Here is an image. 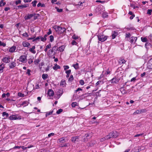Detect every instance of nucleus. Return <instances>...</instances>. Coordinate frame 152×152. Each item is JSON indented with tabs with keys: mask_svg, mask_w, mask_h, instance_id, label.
I'll return each instance as SVG.
<instances>
[{
	"mask_svg": "<svg viewBox=\"0 0 152 152\" xmlns=\"http://www.w3.org/2000/svg\"><path fill=\"white\" fill-rule=\"evenodd\" d=\"M60 66L56 64H55L54 66L53 67V69L55 70H56L58 69H60Z\"/></svg>",
	"mask_w": 152,
	"mask_h": 152,
	"instance_id": "nucleus-23",
	"label": "nucleus"
},
{
	"mask_svg": "<svg viewBox=\"0 0 152 152\" xmlns=\"http://www.w3.org/2000/svg\"><path fill=\"white\" fill-rule=\"evenodd\" d=\"M79 138V136H78L73 137H72L71 141L72 142H75V141H78Z\"/></svg>",
	"mask_w": 152,
	"mask_h": 152,
	"instance_id": "nucleus-12",
	"label": "nucleus"
},
{
	"mask_svg": "<svg viewBox=\"0 0 152 152\" xmlns=\"http://www.w3.org/2000/svg\"><path fill=\"white\" fill-rule=\"evenodd\" d=\"M99 41L102 42L105 41L107 39V37L103 35H99L97 36Z\"/></svg>",
	"mask_w": 152,
	"mask_h": 152,
	"instance_id": "nucleus-3",
	"label": "nucleus"
},
{
	"mask_svg": "<svg viewBox=\"0 0 152 152\" xmlns=\"http://www.w3.org/2000/svg\"><path fill=\"white\" fill-rule=\"evenodd\" d=\"M31 72V70L29 69H28L27 70V73L28 75H30V72Z\"/></svg>",
	"mask_w": 152,
	"mask_h": 152,
	"instance_id": "nucleus-62",
	"label": "nucleus"
},
{
	"mask_svg": "<svg viewBox=\"0 0 152 152\" xmlns=\"http://www.w3.org/2000/svg\"><path fill=\"white\" fill-rule=\"evenodd\" d=\"M18 118L15 115H12L10 117V119L11 120H15L18 119Z\"/></svg>",
	"mask_w": 152,
	"mask_h": 152,
	"instance_id": "nucleus-20",
	"label": "nucleus"
},
{
	"mask_svg": "<svg viewBox=\"0 0 152 152\" xmlns=\"http://www.w3.org/2000/svg\"><path fill=\"white\" fill-rule=\"evenodd\" d=\"M111 133L113 138H116L118 135V133L116 131L112 132Z\"/></svg>",
	"mask_w": 152,
	"mask_h": 152,
	"instance_id": "nucleus-19",
	"label": "nucleus"
},
{
	"mask_svg": "<svg viewBox=\"0 0 152 152\" xmlns=\"http://www.w3.org/2000/svg\"><path fill=\"white\" fill-rule=\"evenodd\" d=\"M72 45H76L77 44V43L75 40H73L72 41Z\"/></svg>",
	"mask_w": 152,
	"mask_h": 152,
	"instance_id": "nucleus-48",
	"label": "nucleus"
},
{
	"mask_svg": "<svg viewBox=\"0 0 152 152\" xmlns=\"http://www.w3.org/2000/svg\"><path fill=\"white\" fill-rule=\"evenodd\" d=\"M16 47L15 46H13L9 48V52L10 53H13L16 49Z\"/></svg>",
	"mask_w": 152,
	"mask_h": 152,
	"instance_id": "nucleus-13",
	"label": "nucleus"
},
{
	"mask_svg": "<svg viewBox=\"0 0 152 152\" xmlns=\"http://www.w3.org/2000/svg\"><path fill=\"white\" fill-rule=\"evenodd\" d=\"M50 40L51 42H52L54 40V37L52 35L50 36Z\"/></svg>",
	"mask_w": 152,
	"mask_h": 152,
	"instance_id": "nucleus-43",
	"label": "nucleus"
},
{
	"mask_svg": "<svg viewBox=\"0 0 152 152\" xmlns=\"http://www.w3.org/2000/svg\"><path fill=\"white\" fill-rule=\"evenodd\" d=\"M10 58L9 56L7 57H5L3 58L2 60L3 62L7 63L10 61Z\"/></svg>",
	"mask_w": 152,
	"mask_h": 152,
	"instance_id": "nucleus-9",
	"label": "nucleus"
},
{
	"mask_svg": "<svg viewBox=\"0 0 152 152\" xmlns=\"http://www.w3.org/2000/svg\"><path fill=\"white\" fill-rule=\"evenodd\" d=\"M62 111L63 110L62 109H60L56 111V113L58 114H59L61 113Z\"/></svg>",
	"mask_w": 152,
	"mask_h": 152,
	"instance_id": "nucleus-41",
	"label": "nucleus"
},
{
	"mask_svg": "<svg viewBox=\"0 0 152 152\" xmlns=\"http://www.w3.org/2000/svg\"><path fill=\"white\" fill-rule=\"evenodd\" d=\"M126 61L124 59L122 58H120L118 60V63L120 65L123 64H124L126 63Z\"/></svg>",
	"mask_w": 152,
	"mask_h": 152,
	"instance_id": "nucleus-10",
	"label": "nucleus"
},
{
	"mask_svg": "<svg viewBox=\"0 0 152 152\" xmlns=\"http://www.w3.org/2000/svg\"><path fill=\"white\" fill-rule=\"evenodd\" d=\"M106 138L107 139H109L110 138H111L112 137H113V136H112V133L111 132L106 137Z\"/></svg>",
	"mask_w": 152,
	"mask_h": 152,
	"instance_id": "nucleus-26",
	"label": "nucleus"
},
{
	"mask_svg": "<svg viewBox=\"0 0 152 152\" xmlns=\"http://www.w3.org/2000/svg\"><path fill=\"white\" fill-rule=\"evenodd\" d=\"M118 35V32L115 31H114L112 32V39H114Z\"/></svg>",
	"mask_w": 152,
	"mask_h": 152,
	"instance_id": "nucleus-15",
	"label": "nucleus"
},
{
	"mask_svg": "<svg viewBox=\"0 0 152 152\" xmlns=\"http://www.w3.org/2000/svg\"><path fill=\"white\" fill-rule=\"evenodd\" d=\"M40 61V60L39 58H38L37 59H36L34 61V63L35 64L37 65L39 62Z\"/></svg>",
	"mask_w": 152,
	"mask_h": 152,
	"instance_id": "nucleus-27",
	"label": "nucleus"
},
{
	"mask_svg": "<svg viewBox=\"0 0 152 152\" xmlns=\"http://www.w3.org/2000/svg\"><path fill=\"white\" fill-rule=\"evenodd\" d=\"M71 72V70L70 69H69L68 70H66V74H70Z\"/></svg>",
	"mask_w": 152,
	"mask_h": 152,
	"instance_id": "nucleus-53",
	"label": "nucleus"
},
{
	"mask_svg": "<svg viewBox=\"0 0 152 152\" xmlns=\"http://www.w3.org/2000/svg\"><path fill=\"white\" fill-rule=\"evenodd\" d=\"M54 135V133H50L48 134V137H50L51 136H53Z\"/></svg>",
	"mask_w": 152,
	"mask_h": 152,
	"instance_id": "nucleus-63",
	"label": "nucleus"
},
{
	"mask_svg": "<svg viewBox=\"0 0 152 152\" xmlns=\"http://www.w3.org/2000/svg\"><path fill=\"white\" fill-rule=\"evenodd\" d=\"M130 36H131V34L130 33H129L126 34V38H129L130 37Z\"/></svg>",
	"mask_w": 152,
	"mask_h": 152,
	"instance_id": "nucleus-56",
	"label": "nucleus"
},
{
	"mask_svg": "<svg viewBox=\"0 0 152 152\" xmlns=\"http://www.w3.org/2000/svg\"><path fill=\"white\" fill-rule=\"evenodd\" d=\"M33 57H31L30 58L28 59V63L29 64H30L33 62Z\"/></svg>",
	"mask_w": 152,
	"mask_h": 152,
	"instance_id": "nucleus-25",
	"label": "nucleus"
},
{
	"mask_svg": "<svg viewBox=\"0 0 152 152\" xmlns=\"http://www.w3.org/2000/svg\"><path fill=\"white\" fill-rule=\"evenodd\" d=\"M35 46H33L32 48H30L29 50V51L33 54H35L36 53V50H35Z\"/></svg>",
	"mask_w": 152,
	"mask_h": 152,
	"instance_id": "nucleus-11",
	"label": "nucleus"
},
{
	"mask_svg": "<svg viewBox=\"0 0 152 152\" xmlns=\"http://www.w3.org/2000/svg\"><path fill=\"white\" fill-rule=\"evenodd\" d=\"M64 67L65 70H66V69H68L69 68V67L67 65L64 66Z\"/></svg>",
	"mask_w": 152,
	"mask_h": 152,
	"instance_id": "nucleus-50",
	"label": "nucleus"
},
{
	"mask_svg": "<svg viewBox=\"0 0 152 152\" xmlns=\"http://www.w3.org/2000/svg\"><path fill=\"white\" fill-rule=\"evenodd\" d=\"M137 39V37H132L130 38V42L131 43L135 42L136 41Z\"/></svg>",
	"mask_w": 152,
	"mask_h": 152,
	"instance_id": "nucleus-18",
	"label": "nucleus"
},
{
	"mask_svg": "<svg viewBox=\"0 0 152 152\" xmlns=\"http://www.w3.org/2000/svg\"><path fill=\"white\" fill-rule=\"evenodd\" d=\"M53 111H50L49 112H47L46 114V117L48 116V115H50L52 114Z\"/></svg>",
	"mask_w": 152,
	"mask_h": 152,
	"instance_id": "nucleus-35",
	"label": "nucleus"
},
{
	"mask_svg": "<svg viewBox=\"0 0 152 152\" xmlns=\"http://www.w3.org/2000/svg\"><path fill=\"white\" fill-rule=\"evenodd\" d=\"M27 56L25 55H22L20 56L19 59L20 61L23 63H26L27 62Z\"/></svg>",
	"mask_w": 152,
	"mask_h": 152,
	"instance_id": "nucleus-2",
	"label": "nucleus"
},
{
	"mask_svg": "<svg viewBox=\"0 0 152 152\" xmlns=\"http://www.w3.org/2000/svg\"><path fill=\"white\" fill-rule=\"evenodd\" d=\"M28 104V102L26 101H24L23 102L22 104V105H23L24 106L27 105Z\"/></svg>",
	"mask_w": 152,
	"mask_h": 152,
	"instance_id": "nucleus-47",
	"label": "nucleus"
},
{
	"mask_svg": "<svg viewBox=\"0 0 152 152\" xmlns=\"http://www.w3.org/2000/svg\"><path fill=\"white\" fill-rule=\"evenodd\" d=\"M23 36L25 37H27L28 36V35L26 32H25V33H23Z\"/></svg>",
	"mask_w": 152,
	"mask_h": 152,
	"instance_id": "nucleus-59",
	"label": "nucleus"
},
{
	"mask_svg": "<svg viewBox=\"0 0 152 152\" xmlns=\"http://www.w3.org/2000/svg\"><path fill=\"white\" fill-rule=\"evenodd\" d=\"M100 10V9L99 8H96L95 9V12H98Z\"/></svg>",
	"mask_w": 152,
	"mask_h": 152,
	"instance_id": "nucleus-64",
	"label": "nucleus"
},
{
	"mask_svg": "<svg viewBox=\"0 0 152 152\" xmlns=\"http://www.w3.org/2000/svg\"><path fill=\"white\" fill-rule=\"evenodd\" d=\"M82 4H83V3L82 2H78V4H77L76 5V6L79 5L80 6H82Z\"/></svg>",
	"mask_w": 152,
	"mask_h": 152,
	"instance_id": "nucleus-58",
	"label": "nucleus"
},
{
	"mask_svg": "<svg viewBox=\"0 0 152 152\" xmlns=\"http://www.w3.org/2000/svg\"><path fill=\"white\" fill-rule=\"evenodd\" d=\"M64 140V137H62L61 138H60L59 139V142H62V141Z\"/></svg>",
	"mask_w": 152,
	"mask_h": 152,
	"instance_id": "nucleus-51",
	"label": "nucleus"
},
{
	"mask_svg": "<svg viewBox=\"0 0 152 152\" xmlns=\"http://www.w3.org/2000/svg\"><path fill=\"white\" fill-rule=\"evenodd\" d=\"M40 38H41V36H39V37H37L35 39H34L33 40V42H34L35 41H36V40H38L39 39H40Z\"/></svg>",
	"mask_w": 152,
	"mask_h": 152,
	"instance_id": "nucleus-46",
	"label": "nucleus"
},
{
	"mask_svg": "<svg viewBox=\"0 0 152 152\" xmlns=\"http://www.w3.org/2000/svg\"><path fill=\"white\" fill-rule=\"evenodd\" d=\"M146 112V110L145 109H142L140 110H137L134 113V114L136 115V114H140L142 113H145Z\"/></svg>",
	"mask_w": 152,
	"mask_h": 152,
	"instance_id": "nucleus-5",
	"label": "nucleus"
},
{
	"mask_svg": "<svg viewBox=\"0 0 152 152\" xmlns=\"http://www.w3.org/2000/svg\"><path fill=\"white\" fill-rule=\"evenodd\" d=\"M4 0H1L0 2V7L4 6L6 4V3L4 2Z\"/></svg>",
	"mask_w": 152,
	"mask_h": 152,
	"instance_id": "nucleus-31",
	"label": "nucleus"
},
{
	"mask_svg": "<svg viewBox=\"0 0 152 152\" xmlns=\"http://www.w3.org/2000/svg\"><path fill=\"white\" fill-rule=\"evenodd\" d=\"M0 46H2L3 47H5L6 46V44L5 43L2 42L0 40Z\"/></svg>",
	"mask_w": 152,
	"mask_h": 152,
	"instance_id": "nucleus-42",
	"label": "nucleus"
},
{
	"mask_svg": "<svg viewBox=\"0 0 152 152\" xmlns=\"http://www.w3.org/2000/svg\"><path fill=\"white\" fill-rule=\"evenodd\" d=\"M119 80L116 77H114L110 80L112 83H117L119 81Z\"/></svg>",
	"mask_w": 152,
	"mask_h": 152,
	"instance_id": "nucleus-7",
	"label": "nucleus"
},
{
	"mask_svg": "<svg viewBox=\"0 0 152 152\" xmlns=\"http://www.w3.org/2000/svg\"><path fill=\"white\" fill-rule=\"evenodd\" d=\"M53 51H54L53 50L51 49L48 51L47 54L49 57H51Z\"/></svg>",
	"mask_w": 152,
	"mask_h": 152,
	"instance_id": "nucleus-21",
	"label": "nucleus"
},
{
	"mask_svg": "<svg viewBox=\"0 0 152 152\" xmlns=\"http://www.w3.org/2000/svg\"><path fill=\"white\" fill-rule=\"evenodd\" d=\"M5 116H6V117L7 118L9 114L6 112H3L2 113V116L4 117Z\"/></svg>",
	"mask_w": 152,
	"mask_h": 152,
	"instance_id": "nucleus-32",
	"label": "nucleus"
},
{
	"mask_svg": "<svg viewBox=\"0 0 152 152\" xmlns=\"http://www.w3.org/2000/svg\"><path fill=\"white\" fill-rule=\"evenodd\" d=\"M152 12V10L151 9H148V10L147 13L149 15H151V12Z\"/></svg>",
	"mask_w": 152,
	"mask_h": 152,
	"instance_id": "nucleus-45",
	"label": "nucleus"
},
{
	"mask_svg": "<svg viewBox=\"0 0 152 152\" xmlns=\"http://www.w3.org/2000/svg\"><path fill=\"white\" fill-rule=\"evenodd\" d=\"M16 66V63L14 62L13 61L11 62L10 64L9 65L10 68L11 69L15 67Z\"/></svg>",
	"mask_w": 152,
	"mask_h": 152,
	"instance_id": "nucleus-17",
	"label": "nucleus"
},
{
	"mask_svg": "<svg viewBox=\"0 0 152 152\" xmlns=\"http://www.w3.org/2000/svg\"><path fill=\"white\" fill-rule=\"evenodd\" d=\"M48 94L49 96H53L54 94V91L51 89H49L48 91Z\"/></svg>",
	"mask_w": 152,
	"mask_h": 152,
	"instance_id": "nucleus-14",
	"label": "nucleus"
},
{
	"mask_svg": "<svg viewBox=\"0 0 152 152\" xmlns=\"http://www.w3.org/2000/svg\"><path fill=\"white\" fill-rule=\"evenodd\" d=\"M74 79V77L72 75H71L69 78L68 80L70 81H72Z\"/></svg>",
	"mask_w": 152,
	"mask_h": 152,
	"instance_id": "nucleus-37",
	"label": "nucleus"
},
{
	"mask_svg": "<svg viewBox=\"0 0 152 152\" xmlns=\"http://www.w3.org/2000/svg\"><path fill=\"white\" fill-rule=\"evenodd\" d=\"M141 41L143 42H146L147 41V38L146 37H141Z\"/></svg>",
	"mask_w": 152,
	"mask_h": 152,
	"instance_id": "nucleus-33",
	"label": "nucleus"
},
{
	"mask_svg": "<svg viewBox=\"0 0 152 152\" xmlns=\"http://www.w3.org/2000/svg\"><path fill=\"white\" fill-rule=\"evenodd\" d=\"M24 47H29L30 46V44L28 42H23L22 43Z\"/></svg>",
	"mask_w": 152,
	"mask_h": 152,
	"instance_id": "nucleus-16",
	"label": "nucleus"
},
{
	"mask_svg": "<svg viewBox=\"0 0 152 152\" xmlns=\"http://www.w3.org/2000/svg\"><path fill=\"white\" fill-rule=\"evenodd\" d=\"M57 49V47L56 46H54V47H53L52 49L53 50V51H54Z\"/></svg>",
	"mask_w": 152,
	"mask_h": 152,
	"instance_id": "nucleus-61",
	"label": "nucleus"
},
{
	"mask_svg": "<svg viewBox=\"0 0 152 152\" xmlns=\"http://www.w3.org/2000/svg\"><path fill=\"white\" fill-rule=\"evenodd\" d=\"M55 9H56L57 11L58 12H61L63 11V9H59L58 7H55Z\"/></svg>",
	"mask_w": 152,
	"mask_h": 152,
	"instance_id": "nucleus-34",
	"label": "nucleus"
},
{
	"mask_svg": "<svg viewBox=\"0 0 152 152\" xmlns=\"http://www.w3.org/2000/svg\"><path fill=\"white\" fill-rule=\"evenodd\" d=\"M40 87L39 85V84L37 83L35 85V86L34 87V89H37L39 88Z\"/></svg>",
	"mask_w": 152,
	"mask_h": 152,
	"instance_id": "nucleus-38",
	"label": "nucleus"
},
{
	"mask_svg": "<svg viewBox=\"0 0 152 152\" xmlns=\"http://www.w3.org/2000/svg\"><path fill=\"white\" fill-rule=\"evenodd\" d=\"M72 38L73 39H78V37L75 35H74L72 37Z\"/></svg>",
	"mask_w": 152,
	"mask_h": 152,
	"instance_id": "nucleus-52",
	"label": "nucleus"
},
{
	"mask_svg": "<svg viewBox=\"0 0 152 152\" xmlns=\"http://www.w3.org/2000/svg\"><path fill=\"white\" fill-rule=\"evenodd\" d=\"M147 67L148 69H152V58L148 61Z\"/></svg>",
	"mask_w": 152,
	"mask_h": 152,
	"instance_id": "nucleus-6",
	"label": "nucleus"
},
{
	"mask_svg": "<svg viewBox=\"0 0 152 152\" xmlns=\"http://www.w3.org/2000/svg\"><path fill=\"white\" fill-rule=\"evenodd\" d=\"M77 103L76 102H73L71 104V105L72 107H75L77 105Z\"/></svg>",
	"mask_w": 152,
	"mask_h": 152,
	"instance_id": "nucleus-36",
	"label": "nucleus"
},
{
	"mask_svg": "<svg viewBox=\"0 0 152 152\" xmlns=\"http://www.w3.org/2000/svg\"><path fill=\"white\" fill-rule=\"evenodd\" d=\"M73 66L75 69H77L79 68V64L78 63H76L75 64H74Z\"/></svg>",
	"mask_w": 152,
	"mask_h": 152,
	"instance_id": "nucleus-30",
	"label": "nucleus"
},
{
	"mask_svg": "<svg viewBox=\"0 0 152 152\" xmlns=\"http://www.w3.org/2000/svg\"><path fill=\"white\" fill-rule=\"evenodd\" d=\"M53 28L58 34H62L66 31V29L64 27L57 26H54L53 27Z\"/></svg>",
	"mask_w": 152,
	"mask_h": 152,
	"instance_id": "nucleus-1",
	"label": "nucleus"
},
{
	"mask_svg": "<svg viewBox=\"0 0 152 152\" xmlns=\"http://www.w3.org/2000/svg\"><path fill=\"white\" fill-rule=\"evenodd\" d=\"M18 96L21 97H23L24 96V94H22L20 92H19L18 93Z\"/></svg>",
	"mask_w": 152,
	"mask_h": 152,
	"instance_id": "nucleus-40",
	"label": "nucleus"
},
{
	"mask_svg": "<svg viewBox=\"0 0 152 152\" xmlns=\"http://www.w3.org/2000/svg\"><path fill=\"white\" fill-rule=\"evenodd\" d=\"M66 85V80H62L60 84V85L61 86L63 87H65Z\"/></svg>",
	"mask_w": 152,
	"mask_h": 152,
	"instance_id": "nucleus-8",
	"label": "nucleus"
},
{
	"mask_svg": "<svg viewBox=\"0 0 152 152\" xmlns=\"http://www.w3.org/2000/svg\"><path fill=\"white\" fill-rule=\"evenodd\" d=\"M136 80V77H134L132 78L131 80V82L134 81Z\"/></svg>",
	"mask_w": 152,
	"mask_h": 152,
	"instance_id": "nucleus-55",
	"label": "nucleus"
},
{
	"mask_svg": "<svg viewBox=\"0 0 152 152\" xmlns=\"http://www.w3.org/2000/svg\"><path fill=\"white\" fill-rule=\"evenodd\" d=\"M51 33H52V31H51V30L50 29H49V31L47 32V35H49L50 34H51Z\"/></svg>",
	"mask_w": 152,
	"mask_h": 152,
	"instance_id": "nucleus-60",
	"label": "nucleus"
},
{
	"mask_svg": "<svg viewBox=\"0 0 152 152\" xmlns=\"http://www.w3.org/2000/svg\"><path fill=\"white\" fill-rule=\"evenodd\" d=\"M36 14L35 13H33V14H29L26 15L24 17V18L25 20H27L28 19H30L33 16L35 15Z\"/></svg>",
	"mask_w": 152,
	"mask_h": 152,
	"instance_id": "nucleus-4",
	"label": "nucleus"
},
{
	"mask_svg": "<svg viewBox=\"0 0 152 152\" xmlns=\"http://www.w3.org/2000/svg\"><path fill=\"white\" fill-rule=\"evenodd\" d=\"M21 3V1L20 0H18L16 1L15 2V4L16 5H18L19 4H20Z\"/></svg>",
	"mask_w": 152,
	"mask_h": 152,
	"instance_id": "nucleus-57",
	"label": "nucleus"
},
{
	"mask_svg": "<svg viewBox=\"0 0 152 152\" xmlns=\"http://www.w3.org/2000/svg\"><path fill=\"white\" fill-rule=\"evenodd\" d=\"M40 39H41V40L43 42L45 41L46 40V38H45V37H41Z\"/></svg>",
	"mask_w": 152,
	"mask_h": 152,
	"instance_id": "nucleus-49",
	"label": "nucleus"
},
{
	"mask_svg": "<svg viewBox=\"0 0 152 152\" xmlns=\"http://www.w3.org/2000/svg\"><path fill=\"white\" fill-rule=\"evenodd\" d=\"M48 75L47 74H42V77L43 79L45 80L48 78Z\"/></svg>",
	"mask_w": 152,
	"mask_h": 152,
	"instance_id": "nucleus-29",
	"label": "nucleus"
},
{
	"mask_svg": "<svg viewBox=\"0 0 152 152\" xmlns=\"http://www.w3.org/2000/svg\"><path fill=\"white\" fill-rule=\"evenodd\" d=\"M37 2V1L35 0L34 1L32 2L31 4H32V5L33 7L36 6Z\"/></svg>",
	"mask_w": 152,
	"mask_h": 152,
	"instance_id": "nucleus-39",
	"label": "nucleus"
},
{
	"mask_svg": "<svg viewBox=\"0 0 152 152\" xmlns=\"http://www.w3.org/2000/svg\"><path fill=\"white\" fill-rule=\"evenodd\" d=\"M108 16V13L106 12H104L102 15V17L104 18H107Z\"/></svg>",
	"mask_w": 152,
	"mask_h": 152,
	"instance_id": "nucleus-28",
	"label": "nucleus"
},
{
	"mask_svg": "<svg viewBox=\"0 0 152 152\" xmlns=\"http://www.w3.org/2000/svg\"><path fill=\"white\" fill-rule=\"evenodd\" d=\"M79 83L81 85H83L84 84V82L83 80H80Z\"/></svg>",
	"mask_w": 152,
	"mask_h": 152,
	"instance_id": "nucleus-44",
	"label": "nucleus"
},
{
	"mask_svg": "<svg viewBox=\"0 0 152 152\" xmlns=\"http://www.w3.org/2000/svg\"><path fill=\"white\" fill-rule=\"evenodd\" d=\"M65 49V47L63 45L59 47L58 49V51L60 52H62Z\"/></svg>",
	"mask_w": 152,
	"mask_h": 152,
	"instance_id": "nucleus-24",
	"label": "nucleus"
},
{
	"mask_svg": "<svg viewBox=\"0 0 152 152\" xmlns=\"http://www.w3.org/2000/svg\"><path fill=\"white\" fill-rule=\"evenodd\" d=\"M48 49L50 48L51 47V44H49L48 45H47L46 47Z\"/></svg>",
	"mask_w": 152,
	"mask_h": 152,
	"instance_id": "nucleus-54",
	"label": "nucleus"
},
{
	"mask_svg": "<svg viewBox=\"0 0 152 152\" xmlns=\"http://www.w3.org/2000/svg\"><path fill=\"white\" fill-rule=\"evenodd\" d=\"M4 68V64H2L0 65V73L2 72L3 71V69Z\"/></svg>",
	"mask_w": 152,
	"mask_h": 152,
	"instance_id": "nucleus-22",
	"label": "nucleus"
}]
</instances>
